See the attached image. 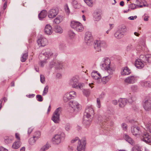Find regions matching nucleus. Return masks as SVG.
Masks as SVG:
<instances>
[{
  "instance_id": "nucleus-41",
  "label": "nucleus",
  "mask_w": 151,
  "mask_h": 151,
  "mask_svg": "<svg viewBox=\"0 0 151 151\" xmlns=\"http://www.w3.org/2000/svg\"><path fill=\"white\" fill-rule=\"evenodd\" d=\"M40 132L39 131H36L35 134L33 137L35 139L36 138V139H38L40 138Z\"/></svg>"
},
{
  "instance_id": "nucleus-60",
  "label": "nucleus",
  "mask_w": 151,
  "mask_h": 151,
  "mask_svg": "<svg viewBox=\"0 0 151 151\" xmlns=\"http://www.w3.org/2000/svg\"><path fill=\"white\" fill-rule=\"evenodd\" d=\"M57 17L54 20V22L56 24H58L60 23Z\"/></svg>"
},
{
  "instance_id": "nucleus-46",
  "label": "nucleus",
  "mask_w": 151,
  "mask_h": 151,
  "mask_svg": "<svg viewBox=\"0 0 151 151\" xmlns=\"http://www.w3.org/2000/svg\"><path fill=\"white\" fill-rule=\"evenodd\" d=\"M85 3L89 6H92L93 4V2L91 0H84Z\"/></svg>"
},
{
  "instance_id": "nucleus-7",
  "label": "nucleus",
  "mask_w": 151,
  "mask_h": 151,
  "mask_svg": "<svg viewBox=\"0 0 151 151\" xmlns=\"http://www.w3.org/2000/svg\"><path fill=\"white\" fill-rule=\"evenodd\" d=\"M61 108L59 107L57 108L54 112L52 120L55 123H58L59 120V116L60 113L61 112Z\"/></svg>"
},
{
  "instance_id": "nucleus-43",
  "label": "nucleus",
  "mask_w": 151,
  "mask_h": 151,
  "mask_svg": "<svg viewBox=\"0 0 151 151\" xmlns=\"http://www.w3.org/2000/svg\"><path fill=\"white\" fill-rule=\"evenodd\" d=\"M37 139H35L34 138H31L29 140V143L30 145H32L34 144Z\"/></svg>"
},
{
  "instance_id": "nucleus-61",
  "label": "nucleus",
  "mask_w": 151,
  "mask_h": 151,
  "mask_svg": "<svg viewBox=\"0 0 151 151\" xmlns=\"http://www.w3.org/2000/svg\"><path fill=\"white\" fill-rule=\"evenodd\" d=\"M97 104L98 105V108H100V105H101L100 101L99 99V98L97 99Z\"/></svg>"
},
{
  "instance_id": "nucleus-42",
  "label": "nucleus",
  "mask_w": 151,
  "mask_h": 151,
  "mask_svg": "<svg viewBox=\"0 0 151 151\" xmlns=\"http://www.w3.org/2000/svg\"><path fill=\"white\" fill-rule=\"evenodd\" d=\"M13 140V138L11 137H6L5 139L4 142L5 143L8 144L10 143Z\"/></svg>"
},
{
  "instance_id": "nucleus-24",
  "label": "nucleus",
  "mask_w": 151,
  "mask_h": 151,
  "mask_svg": "<svg viewBox=\"0 0 151 151\" xmlns=\"http://www.w3.org/2000/svg\"><path fill=\"white\" fill-rule=\"evenodd\" d=\"M131 73V70L127 67L124 68L121 73L122 75H128Z\"/></svg>"
},
{
  "instance_id": "nucleus-64",
  "label": "nucleus",
  "mask_w": 151,
  "mask_h": 151,
  "mask_svg": "<svg viewBox=\"0 0 151 151\" xmlns=\"http://www.w3.org/2000/svg\"><path fill=\"white\" fill-rule=\"evenodd\" d=\"M132 46L131 45H129L127 47V51H129L132 48Z\"/></svg>"
},
{
  "instance_id": "nucleus-4",
  "label": "nucleus",
  "mask_w": 151,
  "mask_h": 151,
  "mask_svg": "<svg viewBox=\"0 0 151 151\" xmlns=\"http://www.w3.org/2000/svg\"><path fill=\"white\" fill-rule=\"evenodd\" d=\"M136 123L132 124L131 127V132L133 135L139 137L142 135V130L139 127L136 125Z\"/></svg>"
},
{
  "instance_id": "nucleus-10",
  "label": "nucleus",
  "mask_w": 151,
  "mask_h": 151,
  "mask_svg": "<svg viewBox=\"0 0 151 151\" xmlns=\"http://www.w3.org/2000/svg\"><path fill=\"white\" fill-rule=\"evenodd\" d=\"M69 105L76 112H78L81 109V105L76 101H70L69 103Z\"/></svg>"
},
{
  "instance_id": "nucleus-3",
  "label": "nucleus",
  "mask_w": 151,
  "mask_h": 151,
  "mask_svg": "<svg viewBox=\"0 0 151 151\" xmlns=\"http://www.w3.org/2000/svg\"><path fill=\"white\" fill-rule=\"evenodd\" d=\"M146 127L150 133H144L141 137V139L146 143L151 145V124L147 125Z\"/></svg>"
},
{
  "instance_id": "nucleus-6",
  "label": "nucleus",
  "mask_w": 151,
  "mask_h": 151,
  "mask_svg": "<svg viewBox=\"0 0 151 151\" xmlns=\"http://www.w3.org/2000/svg\"><path fill=\"white\" fill-rule=\"evenodd\" d=\"M106 42L104 41H99L96 40L93 44V47L95 50L98 52L101 51V47L105 48L107 47Z\"/></svg>"
},
{
  "instance_id": "nucleus-22",
  "label": "nucleus",
  "mask_w": 151,
  "mask_h": 151,
  "mask_svg": "<svg viewBox=\"0 0 151 151\" xmlns=\"http://www.w3.org/2000/svg\"><path fill=\"white\" fill-rule=\"evenodd\" d=\"M48 12L46 10H42L38 15V17L41 20L42 19L45 18L47 16Z\"/></svg>"
},
{
  "instance_id": "nucleus-17",
  "label": "nucleus",
  "mask_w": 151,
  "mask_h": 151,
  "mask_svg": "<svg viewBox=\"0 0 151 151\" xmlns=\"http://www.w3.org/2000/svg\"><path fill=\"white\" fill-rule=\"evenodd\" d=\"M104 63L102 65V68L106 70L110 66V60L107 58H105Z\"/></svg>"
},
{
  "instance_id": "nucleus-54",
  "label": "nucleus",
  "mask_w": 151,
  "mask_h": 151,
  "mask_svg": "<svg viewBox=\"0 0 151 151\" xmlns=\"http://www.w3.org/2000/svg\"><path fill=\"white\" fill-rule=\"evenodd\" d=\"M132 151H142L139 147L137 146L133 147L132 149Z\"/></svg>"
},
{
  "instance_id": "nucleus-30",
  "label": "nucleus",
  "mask_w": 151,
  "mask_h": 151,
  "mask_svg": "<svg viewBox=\"0 0 151 151\" xmlns=\"http://www.w3.org/2000/svg\"><path fill=\"white\" fill-rule=\"evenodd\" d=\"M141 84L142 86L148 87L150 86L151 83L150 81H143L141 82Z\"/></svg>"
},
{
  "instance_id": "nucleus-49",
  "label": "nucleus",
  "mask_w": 151,
  "mask_h": 151,
  "mask_svg": "<svg viewBox=\"0 0 151 151\" xmlns=\"http://www.w3.org/2000/svg\"><path fill=\"white\" fill-rule=\"evenodd\" d=\"M142 0H137L136 1V3L137 5H136L138 7L142 8L143 7V5H139L142 4Z\"/></svg>"
},
{
  "instance_id": "nucleus-36",
  "label": "nucleus",
  "mask_w": 151,
  "mask_h": 151,
  "mask_svg": "<svg viewBox=\"0 0 151 151\" xmlns=\"http://www.w3.org/2000/svg\"><path fill=\"white\" fill-rule=\"evenodd\" d=\"M28 55L27 53H23L22 56L21 57V61L22 62H24L26 61L28 58Z\"/></svg>"
},
{
  "instance_id": "nucleus-2",
  "label": "nucleus",
  "mask_w": 151,
  "mask_h": 151,
  "mask_svg": "<svg viewBox=\"0 0 151 151\" xmlns=\"http://www.w3.org/2000/svg\"><path fill=\"white\" fill-rule=\"evenodd\" d=\"M69 85L72 88L81 90L83 89L84 84L83 83H79V78L77 76H75L72 77L69 82Z\"/></svg>"
},
{
  "instance_id": "nucleus-35",
  "label": "nucleus",
  "mask_w": 151,
  "mask_h": 151,
  "mask_svg": "<svg viewBox=\"0 0 151 151\" xmlns=\"http://www.w3.org/2000/svg\"><path fill=\"white\" fill-rule=\"evenodd\" d=\"M121 32L122 34L124 35V33L127 32V29L126 26L123 25L121 26V28L118 30Z\"/></svg>"
},
{
  "instance_id": "nucleus-32",
  "label": "nucleus",
  "mask_w": 151,
  "mask_h": 151,
  "mask_svg": "<svg viewBox=\"0 0 151 151\" xmlns=\"http://www.w3.org/2000/svg\"><path fill=\"white\" fill-rule=\"evenodd\" d=\"M114 35L115 37L117 39H120L123 36V34H122L120 31L118 30L114 33Z\"/></svg>"
},
{
  "instance_id": "nucleus-13",
  "label": "nucleus",
  "mask_w": 151,
  "mask_h": 151,
  "mask_svg": "<svg viewBox=\"0 0 151 151\" xmlns=\"http://www.w3.org/2000/svg\"><path fill=\"white\" fill-rule=\"evenodd\" d=\"M59 10L58 8H53L50 9L48 12V17L49 18H53L58 14Z\"/></svg>"
},
{
  "instance_id": "nucleus-56",
  "label": "nucleus",
  "mask_w": 151,
  "mask_h": 151,
  "mask_svg": "<svg viewBox=\"0 0 151 151\" xmlns=\"http://www.w3.org/2000/svg\"><path fill=\"white\" fill-rule=\"evenodd\" d=\"M40 81L42 83H44L45 81V78L44 75H41L40 76Z\"/></svg>"
},
{
  "instance_id": "nucleus-31",
  "label": "nucleus",
  "mask_w": 151,
  "mask_h": 151,
  "mask_svg": "<svg viewBox=\"0 0 151 151\" xmlns=\"http://www.w3.org/2000/svg\"><path fill=\"white\" fill-rule=\"evenodd\" d=\"M54 29L55 31L56 32L61 33L63 32V30L62 28L58 25H55Z\"/></svg>"
},
{
  "instance_id": "nucleus-9",
  "label": "nucleus",
  "mask_w": 151,
  "mask_h": 151,
  "mask_svg": "<svg viewBox=\"0 0 151 151\" xmlns=\"http://www.w3.org/2000/svg\"><path fill=\"white\" fill-rule=\"evenodd\" d=\"M143 58L142 55H140L139 59L136 60L135 61V66L138 69H141L144 66L145 61L142 60L141 58Z\"/></svg>"
},
{
  "instance_id": "nucleus-25",
  "label": "nucleus",
  "mask_w": 151,
  "mask_h": 151,
  "mask_svg": "<svg viewBox=\"0 0 151 151\" xmlns=\"http://www.w3.org/2000/svg\"><path fill=\"white\" fill-rule=\"evenodd\" d=\"M45 32L47 35H50L52 33V27L49 24H47L44 29Z\"/></svg>"
},
{
  "instance_id": "nucleus-59",
  "label": "nucleus",
  "mask_w": 151,
  "mask_h": 151,
  "mask_svg": "<svg viewBox=\"0 0 151 151\" xmlns=\"http://www.w3.org/2000/svg\"><path fill=\"white\" fill-rule=\"evenodd\" d=\"M59 21H60V22H61L63 20V16H58L57 17Z\"/></svg>"
},
{
  "instance_id": "nucleus-1",
  "label": "nucleus",
  "mask_w": 151,
  "mask_h": 151,
  "mask_svg": "<svg viewBox=\"0 0 151 151\" xmlns=\"http://www.w3.org/2000/svg\"><path fill=\"white\" fill-rule=\"evenodd\" d=\"M57 55H54L51 50L49 49L43 50L39 54V58L40 60V65L42 67H43L46 63V60L51 58L53 59L55 58Z\"/></svg>"
},
{
  "instance_id": "nucleus-15",
  "label": "nucleus",
  "mask_w": 151,
  "mask_h": 151,
  "mask_svg": "<svg viewBox=\"0 0 151 151\" xmlns=\"http://www.w3.org/2000/svg\"><path fill=\"white\" fill-rule=\"evenodd\" d=\"M94 114V110L91 106H87L85 111L84 116L89 117Z\"/></svg>"
},
{
  "instance_id": "nucleus-37",
  "label": "nucleus",
  "mask_w": 151,
  "mask_h": 151,
  "mask_svg": "<svg viewBox=\"0 0 151 151\" xmlns=\"http://www.w3.org/2000/svg\"><path fill=\"white\" fill-rule=\"evenodd\" d=\"M129 98H128V101L130 102H132V101H134L136 100V98L134 96H131L130 93L128 94Z\"/></svg>"
},
{
  "instance_id": "nucleus-33",
  "label": "nucleus",
  "mask_w": 151,
  "mask_h": 151,
  "mask_svg": "<svg viewBox=\"0 0 151 151\" xmlns=\"http://www.w3.org/2000/svg\"><path fill=\"white\" fill-rule=\"evenodd\" d=\"M71 99H72V97H71L70 94H69L68 93L65 94L63 97V100L65 102H67Z\"/></svg>"
},
{
  "instance_id": "nucleus-28",
  "label": "nucleus",
  "mask_w": 151,
  "mask_h": 151,
  "mask_svg": "<svg viewBox=\"0 0 151 151\" xmlns=\"http://www.w3.org/2000/svg\"><path fill=\"white\" fill-rule=\"evenodd\" d=\"M80 23L79 22L74 21H72L70 23V26L71 27L75 30L76 29L77 26L80 24Z\"/></svg>"
},
{
  "instance_id": "nucleus-51",
  "label": "nucleus",
  "mask_w": 151,
  "mask_h": 151,
  "mask_svg": "<svg viewBox=\"0 0 151 151\" xmlns=\"http://www.w3.org/2000/svg\"><path fill=\"white\" fill-rule=\"evenodd\" d=\"M37 100L40 102L43 101V99L42 96L40 95H37L36 96Z\"/></svg>"
},
{
  "instance_id": "nucleus-45",
  "label": "nucleus",
  "mask_w": 151,
  "mask_h": 151,
  "mask_svg": "<svg viewBox=\"0 0 151 151\" xmlns=\"http://www.w3.org/2000/svg\"><path fill=\"white\" fill-rule=\"evenodd\" d=\"M106 70H107V72L109 74V75H111L112 76V75L113 73V72L114 71V70L112 68L109 67V68H108Z\"/></svg>"
},
{
  "instance_id": "nucleus-21",
  "label": "nucleus",
  "mask_w": 151,
  "mask_h": 151,
  "mask_svg": "<svg viewBox=\"0 0 151 151\" xmlns=\"http://www.w3.org/2000/svg\"><path fill=\"white\" fill-rule=\"evenodd\" d=\"M124 138L126 141L132 145H135L134 141L127 134H124Z\"/></svg>"
},
{
  "instance_id": "nucleus-27",
  "label": "nucleus",
  "mask_w": 151,
  "mask_h": 151,
  "mask_svg": "<svg viewBox=\"0 0 151 151\" xmlns=\"http://www.w3.org/2000/svg\"><path fill=\"white\" fill-rule=\"evenodd\" d=\"M63 66V62L59 60L56 61L55 62V68L58 69H61Z\"/></svg>"
},
{
  "instance_id": "nucleus-14",
  "label": "nucleus",
  "mask_w": 151,
  "mask_h": 151,
  "mask_svg": "<svg viewBox=\"0 0 151 151\" xmlns=\"http://www.w3.org/2000/svg\"><path fill=\"white\" fill-rule=\"evenodd\" d=\"M137 80L136 76H130L126 78L125 79L124 81L125 83L127 84H133L135 83Z\"/></svg>"
},
{
  "instance_id": "nucleus-55",
  "label": "nucleus",
  "mask_w": 151,
  "mask_h": 151,
  "mask_svg": "<svg viewBox=\"0 0 151 151\" xmlns=\"http://www.w3.org/2000/svg\"><path fill=\"white\" fill-rule=\"evenodd\" d=\"M70 128L71 126L70 124L69 123L67 124L65 127V129L67 131H68L70 130Z\"/></svg>"
},
{
  "instance_id": "nucleus-63",
  "label": "nucleus",
  "mask_w": 151,
  "mask_h": 151,
  "mask_svg": "<svg viewBox=\"0 0 151 151\" xmlns=\"http://www.w3.org/2000/svg\"><path fill=\"white\" fill-rule=\"evenodd\" d=\"M96 82L98 83H102V79L101 78H100L96 80Z\"/></svg>"
},
{
  "instance_id": "nucleus-26",
  "label": "nucleus",
  "mask_w": 151,
  "mask_h": 151,
  "mask_svg": "<svg viewBox=\"0 0 151 151\" xmlns=\"http://www.w3.org/2000/svg\"><path fill=\"white\" fill-rule=\"evenodd\" d=\"M101 116H99L98 118V123H99L100 124H103V125L104 124L105 125V127L107 124L106 121L109 119V118H106V119H103V120H101Z\"/></svg>"
},
{
  "instance_id": "nucleus-47",
  "label": "nucleus",
  "mask_w": 151,
  "mask_h": 151,
  "mask_svg": "<svg viewBox=\"0 0 151 151\" xmlns=\"http://www.w3.org/2000/svg\"><path fill=\"white\" fill-rule=\"evenodd\" d=\"M83 29L81 24L80 23V24H79L78 26H77V28L75 30L78 32H81L83 30Z\"/></svg>"
},
{
  "instance_id": "nucleus-19",
  "label": "nucleus",
  "mask_w": 151,
  "mask_h": 151,
  "mask_svg": "<svg viewBox=\"0 0 151 151\" xmlns=\"http://www.w3.org/2000/svg\"><path fill=\"white\" fill-rule=\"evenodd\" d=\"M143 58H141L142 60L145 61V64L151 63V54L143 55Z\"/></svg>"
},
{
  "instance_id": "nucleus-29",
  "label": "nucleus",
  "mask_w": 151,
  "mask_h": 151,
  "mask_svg": "<svg viewBox=\"0 0 151 151\" xmlns=\"http://www.w3.org/2000/svg\"><path fill=\"white\" fill-rule=\"evenodd\" d=\"M111 75H109L103 77L102 84H105L107 83L109 80L111 78Z\"/></svg>"
},
{
  "instance_id": "nucleus-23",
  "label": "nucleus",
  "mask_w": 151,
  "mask_h": 151,
  "mask_svg": "<svg viewBox=\"0 0 151 151\" xmlns=\"http://www.w3.org/2000/svg\"><path fill=\"white\" fill-rule=\"evenodd\" d=\"M127 101L126 99H119V106L121 107H123L126 105Z\"/></svg>"
},
{
  "instance_id": "nucleus-12",
  "label": "nucleus",
  "mask_w": 151,
  "mask_h": 151,
  "mask_svg": "<svg viewBox=\"0 0 151 151\" xmlns=\"http://www.w3.org/2000/svg\"><path fill=\"white\" fill-rule=\"evenodd\" d=\"M93 40L91 33L90 32H86L85 36V40L86 43L90 45L91 44Z\"/></svg>"
},
{
  "instance_id": "nucleus-5",
  "label": "nucleus",
  "mask_w": 151,
  "mask_h": 151,
  "mask_svg": "<svg viewBox=\"0 0 151 151\" xmlns=\"http://www.w3.org/2000/svg\"><path fill=\"white\" fill-rule=\"evenodd\" d=\"M65 137V134L63 132H61L56 134L52 139V142L54 144L60 143L62 139Z\"/></svg>"
},
{
  "instance_id": "nucleus-39",
  "label": "nucleus",
  "mask_w": 151,
  "mask_h": 151,
  "mask_svg": "<svg viewBox=\"0 0 151 151\" xmlns=\"http://www.w3.org/2000/svg\"><path fill=\"white\" fill-rule=\"evenodd\" d=\"M82 92L84 95L86 96H88L90 94V92L89 90L87 89H84L83 88L82 89Z\"/></svg>"
},
{
  "instance_id": "nucleus-50",
  "label": "nucleus",
  "mask_w": 151,
  "mask_h": 151,
  "mask_svg": "<svg viewBox=\"0 0 151 151\" xmlns=\"http://www.w3.org/2000/svg\"><path fill=\"white\" fill-rule=\"evenodd\" d=\"M48 86H47L45 87L42 93V95L43 96L45 95L48 92Z\"/></svg>"
},
{
  "instance_id": "nucleus-16",
  "label": "nucleus",
  "mask_w": 151,
  "mask_h": 151,
  "mask_svg": "<svg viewBox=\"0 0 151 151\" xmlns=\"http://www.w3.org/2000/svg\"><path fill=\"white\" fill-rule=\"evenodd\" d=\"M101 12L100 10H97L95 11L93 13V19L96 21H99L101 18Z\"/></svg>"
},
{
  "instance_id": "nucleus-48",
  "label": "nucleus",
  "mask_w": 151,
  "mask_h": 151,
  "mask_svg": "<svg viewBox=\"0 0 151 151\" xmlns=\"http://www.w3.org/2000/svg\"><path fill=\"white\" fill-rule=\"evenodd\" d=\"M121 127L122 129L124 131H127V125L125 123H123L121 124Z\"/></svg>"
},
{
  "instance_id": "nucleus-58",
  "label": "nucleus",
  "mask_w": 151,
  "mask_h": 151,
  "mask_svg": "<svg viewBox=\"0 0 151 151\" xmlns=\"http://www.w3.org/2000/svg\"><path fill=\"white\" fill-rule=\"evenodd\" d=\"M65 47V45L64 43L60 44L59 46V48L61 50H63Z\"/></svg>"
},
{
  "instance_id": "nucleus-44",
  "label": "nucleus",
  "mask_w": 151,
  "mask_h": 151,
  "mask_svg": "<svg viewBox=\"0 0 151 151\" xmlns=\"http://www.w3.org/2000/svg\"><path fill=\"white\" fill-rule=\"evenodd\" d=\"M68 35L71 38H73L75 35L74 32L70 30L68 32Z\"/></svg>"
},
{
  "instance_id": "nucleus-18",
  "label": "nucleus",
  "mask_w": 151,
  "mask_h": 151,
  "mask_svg": "<svg viewBox=\"0 0 151 151\" xmlns=\"http://www.w3.org/2000/svg\"><path fill=\"white\" fill-rule=\"evenodd\" d=\"M91 121V118L86 116H84L83 123L86 128L88 127L90 125Z\"/></svg>"
},
{
  "instance_id": "nucleus-38",
  "label": "nucleus",
  "mask_w": 151,
  "mask_h": 151,
  "mask_svg": "<svg viewBox=\"0 0 151 151\" xmlns=\"http://www.w3.org/2000/svg\"><path fill=\"white\" fill-rule=\"evenodd\" d=\"M50 145L49 144H47L43 146L40 150V151H45L49 149Z\"/></svg>"
},
{
  "instance_id": "nucleus-34",
  "label": "nucleus",
  "mask_w": 151,
  "mask_h": 151,
  "mask_svg": "<svg viewBox=\"0 0 151 151\" xmlns=\"http://www.w3.org/2000/svg\"><path fill=\"white\" fill-rule=\"evenodd\" d=\"M20 146V141H19L14 142L12 146V147L14 149H17Z\"/></svg>"
},
{
  "instance_id": "nucleus-11",
  "label": "nucleus",
  "mask_w": 151,
  "mask_h": 151,
  "mask_svg": "<svg viewBox=\"0 0 151 151\" xmlns=\"http://www.w3.org/2000/svg\"><path fill=\"white\" fill-rule=\"evenodd\" d=\"M37 41L39 47H44L47 44V39L42 36L39 37Z\"/></svg>"
},
{
  "instance_id": "nucleus-8",
  "label": "nucleus",
  "mask_w": 151,
  "mask_h": 151,
  "mask_svg": "<svg viewBox=\"0 0 151 151\" xmlns=\"http://www.w3.org/2000/svg\"><path fill=\"white\" fill-rule=\"evenodd\" d=\"M143 106L146 111H150L151 109V98L147 97L144 100Z\"/></svg>"
},
{
  "instance_id": "nucleus-52",
  "label": "nucleus",
  "mask_w": 151,
  "mask_h": 151,
  "mask_svg": "<svg viewBox=\"0 0 151 151\" xmlns=\"http://www.w3.org/2000/svg\"><path fill=\"white\" fill-rule=\"evenodd\" d=\"M69 94H70V96L72 98H73L76 97V93L74 91H71L68 93Z\"/></svg>"
},
{
  "instance_id": "nucleus-57",
  "label": "nucleus",
  "mask_w": 151,
  "mask_h": 151,
  "mask_svg": "<svg viewBox=\"0 0 151 151\" xmlns=\"http://www.w3.org/2000/svg\"><path fill=\"white\" fill-rule=\"evenodd\" d=\"M136 4H131L129 6V7L131 8L132 9H134L136 8Z\"/></svg>"
},
{
  "instance_id": "nucleus-53",
  "label": "nucleus",
  "mask_w": 151,
  "mask_h": 151,
  "mask_svg": "<svg viewBox=\"0 0 151 151\" xmlns=\"http://www.w3.org/2000/svg\"><path fill=\"white\" fill-rule=\"evenodd\" d=\"M131 90H132L133 91L135 92L136 91L138 88L137 86L133 85L131 86Z\"/></svg>"
},
{
  "instance_id": "nucleus-62",
  "label": "nucleus",
  "mask_w": 151,
  "mask_h": 151,
  "mask_svg": "<svg viewBox=\"0 0 151 151\" xmlns=\"http://www.w3.org/2000/svg\"><path fill=\"white\" fill-rule=\"evenodd\" d=\"M65 10L67 14H69V13H70V10L69 9L68 6L67 5H66V7L65 8Z\"/></svg>"
},
{
  "instance_id": "nucleus-40",
  "label": "nucleus",
  "mask_w": 151,
  "mask_h": 151,
  "mask_svg": "<svg viewBox=\"0 0 151 151\" xmlns=\"http://www.w3.org/2000/svg\"><path fill=\"white\" fill-rule=\"evenodd\" d=\"M72 4L75 8H78L79 7V4L77 1L75 0H73L72 2Z\"/></svg>"
},
{
  "instance_id": "nucleus-20",
  "label": "nucleus",
  "mask_w": 151,
  "mask_h": 151,
  "mask_svg": "<svg viewBox=\"0 0 151 151\" xmlns=\"http://www.w3.org/2000/svg\"><path fill=\"white\" fill-rule=\"evenodd\" d=\"M79 144L78 145L77 150L78 151H81L82 150L84 149L86 144V141L84 140L82 142L83 144L82 143L80 140H79Z\"/></svg>"
}]
</instances>
